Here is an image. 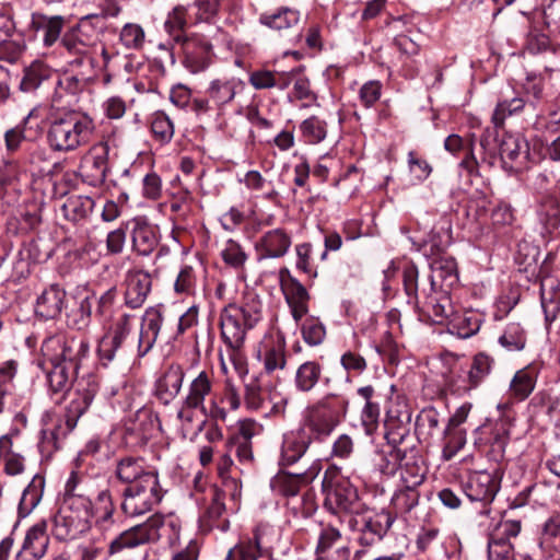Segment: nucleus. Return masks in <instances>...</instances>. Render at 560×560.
I'll return each instance as SVG.
<instances>
[{
	"label": "nucleus",
	"instance_id": "54",
	"mask_svg": "<svg viewBox=\"0 0 560 560\" xmlns=\"http://www.w3.org/2000/svg\"><path fill=\"white\" fill-rule=\"evenodd\" d=\"M492 365L493 360L489 355L485 353L476 354L468 371V389L478 387L490 374Z\"/></svg>",
	"mask_w": 560,
	"mask_h": 560
},
{
	"label": "nucleus",
	"instance_id": "45",
	"mask_svg": "<svg viewBox=\"0 0 560 560\" xmlns=\"http://www.w3.org/2000/svg\"><path fill=\"white\" fill-rule=\"evenodd\" d=\"M89 478L84 472L72 470L65 485L63 501L77 502L83 501L84 504H90L88 495Z\"/></svg>",
	"mask_w": 560,
	"mask_h": 560
},
{
	"label": "nucleus",
	"instance_id": "46",
	"mask_svg": "<svg viewBox=\"0 0 560 560\" xmlns=\"http://www.w3.org/2000/svg\"><path fill=\"white\" fill-rule=\"evenodd\" d=\"M237 82L235 79H217L210 82L207 89V95L210 101L221 109L224 105L232 102L236 95Z\"/></svg>",
	"mask_w": 560,
	"mask_h": 560
},
{
	"label": "nucleus",
	"instance_id": "62",
	"mask_svg": "<svg viewBox=\"0 0 560 560\" xmlns=\"http://www.w3.org/2000/svg\"><path fill=\"white\" fill-rule=\"evenodd\" d=\"M304 341L310 346H318L323 343L326 337L324 324L316 317H308L301 327Z\"/></svg>",
	"mask_w": 560,
	"mask_h": 560
},
{
	"label": "nucleus",
	"instance_id": "39",
	"mask_svg": "<svg viewBox=\"0 0 560 560\" xmlns=\"http://www.w3.org/2000/svg\"><path fill=\"white\" fill-rule=\"evenodd\" d=\"M285 339L282 334H278L276 338H271L265 345L264 368L268 374L276 370H283L287 364L285 357Z\"/></svg>",
	"mask_w": 560,
	"mask_h": 560
},
{
	"label": "nucleus",
	"instance_id": "38",
	"mask_svg": "<svg viewBox=\"0 0 560 560\" xmlns=\"http://www.w3.org/2000/svg\"><path fill=\"white\" fill-rule=\"evenodd\" d=\"M540 296L546 320H555L560 313V285L556 279L547 277L541 280Z\"/></svg>",
	"mask_w": 560,
	"mask_h": 560
},
{
	"label": "nucleus",
	"instance_id": "7",
	"mask_svg": "<svg viewBox=\"0 0 560 560\" xmlns=\"http://www.w3.org/2000/svg\"><path fill=\"white\" fill-rule=\"evenodd\" d=\"M104 26V16L91 14L81 18L77 24L63 32L60 45L68 55L74 57L71 63L81 66L92 60L91 55L97 47Z\"/></svg>",
	"mask_w": 560,
	"mask_h": 560
},
{
	"label": "nucleus",
	"instance_id": "2",
	"mask_svg": "<svg viewBox=\"0 0 560 560\" xmlns=\"http://www.w3.org/2000/svg\"><path fill=\"white\" fill-rule=\"evenodd\" d=\"M95 128V121L88 113L77 109L62 112L49 122L47 143L55 152H72L90 143Z\"/></svg>",
	"mask_w": 560,
	"mask_h": 560
},
{
	"label": "nucleus",
	"instance_id": "23",
	"mask_svg": "<svg viewBox=\"0 0 560 560\" xmlns=\"http://www.w3.org/2000/svg\"><path fill=\"white\" fill-rule=\"evenodd\" d=\"M500 483L494 474L486 470L469 474L464 491L470 501L488 504L493 501Z\"/></svg>",
	"mask_w": 560,
	"mask_h": 560
},
{
	"label": "nucleus",
	"instance_id": "25",
	"mask_svg": "<svg viewBox=\"0 0 560 560\" xmlns=\"http://www.w3.org/2000/svg\"><path fill=\"white\" fill-rule=\"evenodd\" d=\"M313 442L305 429L299 428L283 434L280 459L281 466H291L298 463Z\"/></svg>",
	"mask_w": 560,
	"mask_h": 560
},
{
	"label": "nucleus",
	"instance_id": "53",
	"mask_svg": "<svg viewBox=\"0 0 560 560\" xmlns=\"http://www.w3.org/2000/svg\"><path fill=\"white\" fill-rule=\"evenodd\" d=\"M14 30L15 23L12 18L4 12H0V55L2 56L3 50L10 49L9 60L11 61L15 60L22 51V47L19 44L8 40Z\"/></svg>",
	"mask_w": 560,
	"mask_h": 560
},
{
	"label": "nucleus",
	"instance_id": "58",
	"mask_svg": "<svg viewBox=\"0 0 560 560\" xmlns=\"http://www.w3.org/2000/svg\"><path fill=\"white\" fill-rule=\"evenodd\" d=\"M221 0H195L188 5L194 23L210 22L219 12Z\"/></svg>",
	"mask_w": 560,
	"mask_h": 560
},
{
	"label": "nucleus",
	"instance_id": "47",
	"mask_svg": "<svg viewBox=\"0 0 560 560\" xmlns=\"http://www.w3.org/2000/svg\"><path fill=\"white\" fill-rule=\"evenodd\" d=\"M537 215L547 229H555L560 222L559 200L551 194H542L537 201Z\"/></svg>",
	"mask_w": 560,
	"mask_h": 560
},
{
	"label": "nucleus",
	"instance_id": "51",
	"mask_svg": "<svg viewBox=\"0 0 560 560\" xmlns=\"http://www.w3.org/2000/svg\"><path fill=\"white\" fill-rule=\"evenodd\" d=\"M150 126L156 141L168 143L173 139L175 132L174 122L163 110H158L151 115Z\"/></svg>",
	"mask_w": 560,
	"mask_h": 560
},
{
	"label": "nucleus",
	"instance_id": "10",
	"mask_svg": "<svg viewBox=\"0 0 560 560\" xmlns=\"http://www.w3.org/2000/svg\"><path fill=\"white\" fill-rule=\"evenodd\" d=\"M163 498L159 477L147 479L142 483L126 487L122 492L121 510L129 516H139L150 512Z\"/></svg>",
	"mask_w": 560,
	"mask_h": 560
},
{
	"label": "nucleus",
	"instance_id": "3",
	"mask_svg": "<svg viewBox=\"0 0 560 560\" xmlns=\"http://www.w3.org/2000/svg\"><path fill=\"white\" fill-rule=\"evenodd\" d=\"M179 533L180 522L176 516L154 514L147 522L120 533L110 541L108 552L110 556L119 555L124 550L155 542L161 538H165L170 545H175L179 540Z\"/></svg>",
	"mask_w": 560,
	"mask_h": 560
},
{
	"label": "nucleus",
	"instance_id": "59",
	"mask_svg": "<svg viewBox=\"0 0 560 560\" xmlns=\"http://www.w3.org/2000/svg\"><path fill=\"white\" fill-rule=\"evenodd\" d=\"M450 331L460 338H469L480 328V319L475 314L457 316L450 323Z\"/></svg>",
	"mask_w": 560,
	"mask_h": 560
},
{
	"label": "nucleus",
	"instance_id": "40",
	"mask_svg": "<svg viewBox=\"0 0 560 560\" xmlns=\"http://www.w3.org/2000/svg\"><path fill=\"white\" fill-rule=\"evenodd\" d=\"M191 18L189 8L185 5H176L168 12L164 22V28L173 44L189 35V33L186 32V27Z\"/></svg>",
	"mask_w": 560,
	"mask_h": 560
},
{
	"label": "nucleus",
	"instance_id": "20",
	"mask_svg": "<svg viewBox=\"0 0 560 560\" xmlns=\"http://www.w3.org/2000/svg\"><path fill=\"white\" fill-rule=\"evenodd\" d=\"M521 532L518 521H504L491 533L488 541L489 560H515L511 537H516Z\"/></svg>",
	"mask_w": 560,
	"mask_h": 560
},
{
	"label": "nucleus",
	"instance_id": "42",
	"mask_svg": "<svg viewBox=\"0 0 560 560\" xmlns=\"http://www.w3.org/2000/svg\"><path fill=\"white\" fill-rule=\"evenodd\" d=\"M94 200L88 196L72 195L61 207L65 218L73 223L85 220L94 208Z\"/></svg>",
	"mask_w": 560,
	"mask_h": 560
},
{
	"label": "nucleus",
	"instance_id": "50",
	"mask_svg": "<svg viewBox=\"0 0 560 560\" xmlns=\"http://www.w3.org/2000/svg\"><path fill=\"white\" fill-rule=\"evenodd\" d=\"M198 412H200L199 407H192V405H188L185 400L182 401L177 411V419L180 421L183 432L197 435L203 430L206 418L199 419Z\"/></svg>",
	"mask_w": 560,
	"mask_h": 560
},
{
	"label": "nucleus",
	"instance_id": "60",
	"mask_svg": "<svg viewBox=\"0 0 560 560\" xmlns=\"http://www.w3.org/2000/svg\"><path fill=\"white\" fill-rule=\"evenodd\" d=\"M444 436L443 456L445 459L453 458L466 444V431L463 429L445 428L442 431Z\"/></svg>",
	"mask_w": 560,
	"mask_h": 560
},
{
	"label": "nucleus",
	"instance_id": "21",
	"mask_svg": "<svg viewBox=\"0 0 560 560\" xmlns=\"http://www.w3.org/2000/svg\"><path fill=\"white\" fill-rule=\"evenodd\" d=\"M503 167L511 173L525 168L529 155V145L520 135H504L499 148Z\"/></svg>",
	"mask_w": 560,
	"mask_h": 560
},
{
	"label": "nucleus",
	"instance_id": "49",
	"mask_svg": "<svg viewBox=\"0 0 560 560\" xmlns=\"http://www.w3.org/2000/svg\"><path fill=\"white\" fill-rule=\"evenodd\" d=\"M45 486V479L38 475L34 476L28 486L24 489L19 512L21 515H28L39 503Z\"/></svg>",
	"mask_w": 560,
	"mask_h": 560
},
{
	"label": "nucleus",
	"instance_id": "34",
	"mask_svg": "<svg viewBox=\"0 0 560 560\" xmlns=\"http://www.w3.org/2000/svg\"><path fill=\"white\" fill-rule=\"evenodd\" d=\"M131 238L133 250L141 256L152 254L160 243L158 228L144 221H136Z\"/></svg>",
	"mask_w": 560,
	"mask_h": 560
},
{
	"label": "nucleus",
	"instance_id": "52",
	"mask_svg": "<svg viewBox=\"0 0 560 560\" xmlns=\"http://www.w3.org/2000/svg\"><path fill=\"white\" fill-rule=\"evenodd\" d=\"M524 52L529 55H539L547 51L558 54L560 45H552L548 35L540 33L537 30L528 32L523 46Z\"/></svg>",
	"mask_w": 560,
	"mask_h": 560
},
{
	"label": "nucleus",
	"instance_id": "55",
	"mask_svg": "<svg viewBox=\"0 0 560 560\" xmlns=\"http://www.w3.org/2000/svg\"><path fill=\"white\" fill-rule=\"evenodd\" d=\"M524 107L525 101L522 97L514 96L510 100H501L493 110L491 120L495 127H501L508 117L521 113Z\"/></svg>",
	"mask_w": 560,
	"mask_h": 560
},
{
	"label": "nucleus",
	"instance_id": "36",
	"mask_svg": "<svg viewBox=\"0 0 560 560\" xmlns=\"http://www.w3.org/2000/svg\"><path fill=\"white\" fill-rule=\"evenodd\" d=\"M258 21L268 28L281 32L298 25L300 12L289 7H281L277 11L261 13Z\"/></svg>",
	"mask_w": 560,
	"mask_h": 560
},
{
	"label": "nucleus",
	"instance_id": "24",
	"mask_svg": "<svg viewBox=\"0 0 560 560\" xmlns=\"http://www.w3.org/2000/svg\"><path fill=\"white\" fill-rule=\"evenodd\" d=\"M125 285V304L130 308H139L151 291V276L139 267H132L126 272Z\"/></svg>",
	"mask_w": 560,
	"mask_h": 560
},
{
	"label": "nucleus",
	"instance_id": "6",
	"mask_svg": "<svg viewBox=\"0 0 560 560\" xmlns=\"http://www.w3.org/2000/svg\"><path fill=\"white\" fill-rule=\"evenodd\" d=\"M349 399L340 394H328L306 407L303 427L313 441L322 442L328 438L345 418Z\"/></svg>",
	"mask_w": 560,
	"mask_h": 560
},
{
	"label": "nucleus",
	"instance_id": "11",
	"mask_svg": "<svg viewBox=\"0 0 560 560\" xmlns=\"http://www.w3.org/2000/svg\"><path fill=\"white\" fill-rule=\"evenodd\" d=\"M323 489L326 493L325 506L334 514L358 513L360 503L357 489L349 480L325 472Z\"/></svg>",
	"mask_w": 560,
	"mask_h": 560
},
{
	"label": "nucleus",
	"instance_id": "35",
	"mask_svg": "<svg viewBox=\"0 0 560 560\" xmlns=\"http://www.w3.org/2000/svg\"><path fill=\"white\" fill-rule=\"evenodd\" d=\"M48 545L49 537L46 534V524L40 522L27 530L21 553L30 555L33 560H39L45 556Z\"/></svg>",
	"mask_w": 560,
	"mask_h": 560
},
{
	"label": "nucleus",
	"instance_id": "56",
	"mask_svg": "<svg viewBox=\"0 0 560 560\" xmlns=\"http://www.w3.org/2000/svg\"><path fill=\"white\" fill-rule=\"evenodd\" d=\"M51 70L43 62H33L25 71L21 81V90L24 92L35 91L43 81L50 77Z\"/></svg>",
	"mask_w": 560,
	"mask_h": 560
},
{
	"label": "nucleus",
	"instance_id": "19",
	"mask_svg": "<svg viewBox=\"0 0 560 560\" xmlns=\"http://www.w3.org/2000/svg\"><path fill=\"white\" fill-rule=\"evenodd\" d=\"M116 505L112 491L106 488L101 490L94 500L90 499L88 516L93 520V526L102 534L112 533L116 528Z\"/></svg>",
	"mask_w": 560,
	"mask_h": 560
},
{
	"label": "nucleus",
	"instance_id": "5",
	"mask_svg": "<svg viewBox=\"0 0 560 560\" xmlns=\"http://www.w3.org/2000/svg\"><path fill=\"white\" fill-rule=\"evenodd\" d=\"M262 318V304L256 298L247 299L242 305L229 304L220 313L221 338L228 349L240 350L248 330Z\"/></svg>",
	"mask_w": 560,
	"mask_h": 560
},
{
	"label": "nucleus",
	"instance_id": "8",
	"mask_svg": "<svg viewBox=\"0 0 560 560\" xmlns=\"http://www.w3.org/2000/svg\"><path fill=\"white\" fill-rule=\"evenodd\" d=\"M420 450L418 445H413L401 456V481L402 489L395 495V506L405 515L407 522L418 521V503L420 499Z\"/></svg>",
	"mask_w": 560,
	"mask_h": 560
},
{
	"label": "nucleus",
	"instance_id": "30",
	"mask_svg": "<svg viewBox=\"0 0 560 560\" xmlns=\"http://www.w3.org/2000/svg\"><path fill=\"white\" fill-rule=\"evenodd\" d=\"M163 323L159 307H149L142 316V325L138 339L139 355H145L154 346Z\"/></svg>",
	"mask_w": 560,
	"mask_h": 560
},
{
	"label": "nucleus",
	"instance_id": "15",
	"mask_svg": "<svg viewBox=\"0 0 560 560\" xmlns=\"http://www.w3.org/2000/svg\"><path fill=\"white\" fill-rule=\"evenodd\" d=\"M412 412L408 401L397 398L390 401L386 411L385 436L394 447L404 444L410 436Z\"/></svg>",
	"mask_w": 560,
	"mask_h": 560
},
{
	"label": "nucleus",
	"instance_id": "64",
	"mask_svg": "<svg viewBox=\"0 0 560 560\" xmlns=\"http://www.w3.org/2000/svg\"><path fill=\"white\" fill-rule=\"evenodd\" d=\"M542 15L547 28L560 35V0H547L542 5Z\"/></svg>",
	"mask_w": 560,
	"mask_h": 560
},
{
	"label": "nucleus",
	"instance_id": "18",
	"mask_svg": "<svg viewBox=\"0 0 560 560\" xmlns=\"http://www.w3.org/2000/svg\"><path fill=\"white\" fill-rule=\"evenodd\" d=\"M132 317L133 316L129 314H122L115 320L107 334L100 340L97 353L104 365L112 362L116 354L122 349L132 328Z\"/></svg>",
	"mask_w": 560,
	"mask_h": 560
},
{
	"label": "nucleus",
	"instance_id": "14",
	"mask_svg": "<svg viewBox=\"0 0 560 560\" xmlns=\"http://www.w3.org/2000/svg\"><path fill=\"white\" fill-rule=\"evenodd\" d=\"M394 518L388 512L357 514L350 520V526L358 533L357 539L361 546H373L380 542Z\"/></svg>",
	"mask_w": 560,
	"mask_h": 560
},
{
	"label": "nucleus",
	"instance_id": "27",
	"mask_svg": "<svg viewBox=\"0 0 560 560\" xmlns=\"http://www.w3.org/2000/svg\"><path fill=\"white\" fill-rule=\"evenodd\" d=\"M185 372L182 365L172 363L156 380L154 386L155 397L164 405L173 401L180 392Z\"/></svg>",
	"mask_w": 560,
	"mask_h": 560
},
{
	"label": "nucleus",
	"instance_id": "16",
	"mask_svg": "<svg viewBox=\"0 0 560 560\" xmlns=\"http://www.w3.org/2000/svg\"><path fill=\"white\" fill-rule=\"evenodd\" d=\"M109 144L101 141L94 144L84 155L80 164V174L91 186L104 184L108 172Z\"/></svg>",
	"mask_w": 560,
	"mask_h": 560
},
{
	"label": "nucleus",
	"instance_id": "32",
	"mask_svg": "<svg viewBox=\"0 0 560 560\" xmlns=\"http://www.w3.org/2000/svg\"><path fill=\"white\" fill-rule=\"evenodd\" d=\"M433 294L427 296L424 306L422 307V315L427 317V322L436 325L447 323L452 314L451 299L447 292L433 291Z\"/></svg>",
	"mask_w": 560,
	"mask_h": 560
},
{
	"label": "nucleus",
	"instance_id": "1",
	"mask_svg": "<svg viewBox=\"0 0 560 560\" xmlns=\"http://www.w3.org/2000/svg\"><path fill=\"white\" fill-rule=\"evenodd\" d=\"M89 351V341L74 332L59 331L43 340L42 364L46 369L48 386L52 393L65 394L71 388Z\"/></svg>",
	"mask_w": 560,
	"mask_h": 560
},
{
	"label": "nucleus",
	"instance_id": "28",
	"mask_svg": "<svg viewBox=\"0 0 560 560\" xmlns=\"http://www.w3.org/2000/svg\"><path fill=\"white\" fill-rule=\"evenodd\" d=\"M281 289L293 319L299 323L308 312L310 294L306 288L298 279L288 275L281 280Z\"/></svg>",
	"mask_w": 560,
	"mask_h": 560
},
{
	"label": "nucleus",
	"instance_id": "31",
	"mask_svg": "<svg viewBox=\"0 0 560 560\" xmlns=\"http://www.w3.org/2000/svg\"><path fill=\"white\" fill-rule=\"evenodd\" d=\"M66 305V292L58 284L45 289L36 301V314L45 319L59 316Z\"/></svg>",
	"mask_w": 560,
	"mask_h": 560
},
{
	"label": "nucleus",
	"instance_id": "12",
	"mask_svg": "<svg viewBox=\"0 0 560 560\" xmlns=\"http://www.w3.org/2000/svg\"><path fill=\"white\" fill-rule=\"evenodd\" d=\"M172 48L182 56L184 67L191 73L206 70L213 57L212 44L206 36L198 33H189L188 36L173 44Z\"/></svg>",
	"mask_w": 560,
	"mask_h": 560
},
{
	"label": "nucleus",
	"instance_id": "33",
	"mask_svg": "<svg viewBox=\"0 0 560 560\" xmlns=\"http://www.w3.org/2000/svg\"><path fill=\"white\" fill-rule=\"evenodd\" d=\"M256 246L261 257L278 258L287 254L291 237L283 229H275L266 232Z\"/></svg>",
	"mask_w": 560,
	"mask_h": 560
},
{
	"label": "nucleus",
	"instance_id": "9",
	"mask_svg": "<svg viewBox=\"0 0 560 560\" xmlns=\"http://www.w3.org/2000/svg\"><path fill=\"white\" fill-rule=\"evenodd\" d=\"M83 501L66 502L52 520V534L58 540H71L86 533L92 527L88 516V508Z\"/></svg>",
	"mask_w": 560,
	"mask_h": 560
},
{
	"label": "nucleus",
	"instance_id": "13",
	"mask_svg": "<svg viewBox=\"0 0 560 560\" xmlns=\"http://www.w3.org/2000/svg\"><path fill=\"white\" fill-rule=\"evenodd\" d=\"M275 536L272 526L259 524L254 529L252 538L243 539L230 549L226 560H258L260 557L269 556Z\"/></svg>",
	"mask_w": 560,
	"mask_h": 560
},
{
	"label": "nucleus",
	"instance_id": "57",
	"mask_svg": "<svg viewBox=\"0 0 560 560\" xmlns=\"http://www.w3.org/2000/svg\"><path fill=\"white\" fill-rule=\"evenodd\" d=\"M499 342L508 351L523 350L526 345L525 330L518 323H510L499 338Z\"/></svg>",
	"mask_w": 560,
	"mask_h": 560
},
{
	"label": "nucleus",
	"instance_id": "41",
	"mask_svg": "<svg viewBox=\"0 0 560 560\" xmlns=\"http://www.w3.org/2000/svg\"><path fill=\"white\" fill-rule=\"evenodd\" d=\"M536 380L537 373L534 368L526 366L518 370L510 383V395L516 400H525L533 393Z\"/></svg>",
	"mask_w": 560,
	"mask_h": 560
},
{
	"label": "nucleus",
	"instance_id": "43",
	"mask_svg": "<svg viewBox=\"0 0 560 560\" xmlns=\"http://www.w3.org/2000/svg\"><path fill=\"white\" fill-rule=\"evenodd\" d=\"M323 372L322 365L316 361H306L302 363L295 372L294 386L298 392L308 393L315 388L320 380Z\"/></svg>",
	"mask_w": 560,
	"mask_h": 560
},
{
	"label": "nucleus",
	"instance_id": "26",
	"mask_svg": "<svg viewBox=\"0 0 560 560\" xmlns=\"http://www.w3.org/2000/svg\"><path fill=\"white\" fill-rule=\"evenodd\" d=\"M430 273L428 276L433 291L447 292L457 283V265L452 257H438L429 264Z\"/></svg>",
	"mask_w": 560,
	"mask_h": 560
},
{
	"label": "nucleus",
	"instance_id": "17",
	"mask_svg": "<svg viewBox=\"0 0 560 560\" xmlns=\"http://www.w3.org/2000/svg\"><path fill=\"white\" fill-rule=\"evenodd\" d=\"M65 22L62 15H46L40 12H33L27 31L34 40L40 42L45 48H50L58 40L61 42Z\"/></svg>",
	"mask_w": 560,
	"mask_h": 560
},
{
	"label": "nucleus",
	"instance_id": "37",
	"mask_svg": "<svg viewBox=\"0 0 560 560\" xmlns=\"http://www.w3.org/2000/svg\"><path fill=\"white\" fill-rule=\"evenodd\" d=\"M212 393V381L205 371L200 372L190 383L183 400L192 407H199L202 415H207L205 400Z\"/></svg>",
	"mask_w": 560,
	"mask_h": 560
},
{
	"label": "nucleus",
	"instance_id": "61",
	"mask_svg": "<svg viewBox=\"0 0 560 560\" xmlns=\"http://www.w3.org/2000/svg\"><path fill=\"white\" fill-rule=\"evenodd\" d=\"M300 129L306 142L316 144L326 138V122L316 116H312L302 121Z\"/></svg>",
	"mask_w": 560,
	"mask_h": 560
},
{
	"label": "nucleus",
	"instance_id": "29",
	"mask_svg": "<svg viewBox=\"0 0 560 560\" xmlns=\"http://www.w3.org/2000/svg\"><path fill=\"white\" fill-rule=\"evenodd\" d=\"M319 472V466L313 465L310 470L302 474H290L279 471L270 481L273 492L283 497H294L300 492L303 485L308 483Z\"/></svg>",
	"mask_w": 560,
	"mask_h": 560
},
{
	"label": "nucleus",
	"instance_id": "4",
	"mask_svg": "<svg viewBox=\"0 0 560 560\" xmlns=\"http://www.w3.org/2000/svg\"><path fill=\"white\" fill-rule=\"evenodd\" d=\"M98 389V382L94 377L86 378L84 385L77 389L75 396L68 405L63 418H60L52 429L42 431L38 447L44 456H50L60 448L61 441L75 428L80 417L92 405Z\"/></svg>",
	"mask_w": 560,
	"mask_h": 560
},
{
	"label": "nucleus",
	"instance_id": "22",
	"mask_svg": "<svg viewBox=\"0 0 560 560\" xmlns=\"http://www.w3.org/2000/svg\"><path fill=\"white\" fill-rule=\"evenodd\" d=\"M115 477L126 487L142 483L147 479L158 478V472L147 465L144 458L124 456L116 462Z\"/></svg>",
	"mask_w": 560,
	"mask_h": 560
},
{
	"label": "nucleus",
	"instance_id": "63",
	"mask_svg": "<svg viewBox=\"0 0 560 560\" xmlns=\"http://www.w3.org/2000/svg\"><path fill=\"white\" fill-rule=\"evenodd\" d=\"M222 259L224 262L235 269H241L244 267L245 261L247 260V255L242 248V246L233 240H229L225 243L224 248L221 253Z\"/></svg>",
	"mask_w": 560,
	"mask_h": 560
},
{
	"label": "nucleus",
	"instance_id": "48",
	"mask_svg": "<svg viewBox=\"0 0 560 560\" xmlns=\"http://www.w3.org/2000/svg\"><path fill=\"white\" fill-rule=\"evenodd\" d=\"M224 500L225 491L215 488L213 490L211 503L205 512V518L209 523V526H215L223 532L229 528V521L223 517L226 512Z\"/></svg>",
	"mask_w": 560,
	"mask_h": 560
},
{
	"label": "nucleus",
	"instance_id": "44",
	"mask_svg": "<svg viewBox=\"0 0 560 560\" xmlns=\"http://www.w3.org/2000/svg\"><path fill=\"white\" fill-rule=\"evenodd\" d=\"M154 428V421L150 410L138 409L135 413L130 415L125 423L126 432L135 435L140 441H147Z\"/></svg>",
	"mask_w": 560,
	"mask_h": 560
}]
</instances>
